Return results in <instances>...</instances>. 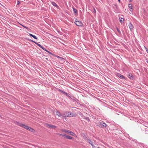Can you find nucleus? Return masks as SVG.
<instances>
[{
    "label": "nucleus",
    "mask_w": 148,
    "mask_h": 148,
    "mask_svg": "<svg viewBox=\"0 0 148 148\" xmlns=\"http://www.w3.org/2000/svg\"><path fill=\"white\" fill-rule=\"evenodd\" d=\"M19 125L20 126L25 128L27 130L29 131L32 132H35V130L32 129V128L29 127L28 126L24 124H20Z\"/></svg>",
    "instance_id": "nucleus-1"
},
{
    "label": "nucleus",
    "mask_w": 148,
    "mask_h": 148,
    "mask_svg": "<svg viewBox=\"0 0 148 148\" xmlns=\"http://www.w3.org/2000/svg\"><path fill=\"white\" fill-rule=\"evenodd\" d=\"M75 115L73 114L71 112H65L62 115V116L64 117L74 116Z\"/></svg>",
    "instance_id": "nucleus-2"
},
{
    "label": "nucleus",
    "mask_w": 148,
    "mask_h": 148,
    "mask_svg": "<svg viewBox=\"0 0 148 148\" xmlns=\"http://www.w3.org/2000/svg\"><path fill=\"white\" fill-rule=\"evenodd\" d=\"M75 23L77 26H82L83 25V23L82 22L80 21L77 20V19H76Z\"/></svg>",
    "instance_id": "nucleus-3"
},
{
    "label": "nucleus",
    "mask_w": 148,
    "mask_h": 148,
    "mask_svg": "<svg viewBox=\"0 0 148 148\" xmlns=\"http://www.w3.org/2000/svg\"><path fill=\"white\" fill-rule=\"evenodd\" d=\"M66 133L73 136H75V134L74 132L67 130Z\"/></svg>",
    "instance_id": "nucleus-4"
},
{
    "label": "nucleus",
    "mask_w": 148,
    "mask_h": 148,
    "mask_svg": "<svg viewBox=\"0 0 148 148\" xmlns=\"http://www.w3.org/2000/svg\"><path fill=\"white\" fill-rule=\"evenodd\" d=\"M47 127H48L51 128H54V129L56 128V126L54 125H52L49 124H47Z\"/></svg>",
    "instance_id": "nucleus-5"
},
{
    "label": "nucleus",
    "mask_w": 148,
    "mask_h": 148,
    "mask_svg": "<svg viewBox=\"0 0 148 148\" xmlns=\"http://www.w3.org/2000/svg\"><path fill=\"white\" fill-rule=\"evenodd\" d=\"M128 26L129 27V28L130 29L131 31H132L134 29V27L132 23H130L129 24Z\"/></svg>",
    "instance_id": "nucleus-6"
},
{
    "label": "nucleus",
    "mask_w": 148,
    "mask_h": 148,
    "mask_svg": "<svg viewBox=\"0 0 148 148\" xmlns=\"http://www.w3.org/2000/svg\"><path fill=\"white\" fill-rule=\"evenodd\" d=\"M116 75L121 79H125V77L119 73H117Z\"/></svg>",
    "instance_id": "nucleus-7"
},
{
    "label": "nucleus",
    "mask_w": 148,
    "mask_h": 148,
    "mask_svg": "<svg viewBox=\"0 0 148 148\" xmlns=\"http://www.w3.org/2000/svg\"><path fill=\"white\" fill-rule=\"evenodd\" d=\"M100 127H106L107 125L106 123L103 122H100Z\"/></svg>",
    "instance_id": "nucleus-8"
},
{
    "label": "nucleus",
    "mask_w": 148,
    "mask_h": 148,
    "mask_svg": "<svg viewBox=\"0 0 148 148\" xmlns=\"http://www.w3.org/2000/svg\"><path fill=\"white\" fill-rule=\"evenodd\" d=\"M128 7L130 8V10L131 11H133V9L132 8V6L131 4H130L128 5Z\"/></svg>",
    "instance_id": "nucleus-9"
},
{
    "label": "nucleus",
    "mask_w": 148,
    "mask_h": 148,
    "mask_svg": "<svg viewBox=\"0 0 148 148\" xmlns=\"http://www.w3.org/2000/svg\"><path fill=\"white\" fill-rule=\"evenodd\" d=\"M56 115H58L59 117H61L62 116V114L60 112L58 111L56 112Z\"/></svg>",
    "instance_id": "nucleus-10"
},
{
    "label": "nucleus",
    "mask_w": 148,
    "mask_h": 148,
    "mask_svg": "<svg viewBox=\"0 0 148 148\" xmlns=\"http://www.w3.org/2000/svg\"><path fill=\"white\" fill-rule=\"evenodd\" d=\"M31 41H32L34 42V43H35L37 45H38V46L40 47V48H41L42 47H42L41 45H40L36 42L34 41H33L32 40H31Z\"/></svg>",
    "instance_id": "nucleus-11"
},
{
    "label": "nucleus",
    "mask_w": 148,
    "mask_h": 148,
    "mask_svg": "<svg viewBox=\"0 0 148 148\" xmlns=\"http://www.w3.org/2000/svg\"><path fill=\"white\" fill-rule=\"evenodd\" d=\"M88 142L93 147L94 146V144L93 142L90 139H88Z\"/></svg>",
    "instance_id": "nucleus-12"
},
{
    "label": "nucleus",
    "mask_w": 148,
    "mask_h": 148,
    "mask_svg": "<svg viewBox=\"0 0 148 148\" xmlns=\"http://www.w3.org/2000/svg\"><path fill=\"white\" fill-rule=\"evenodd\" d=\"M65 138L68 139H73V138L72 137L68 136H66Z\"/></svg>",
    "instance_id": "nucleus-13"
},
{
    "label": "nucleus",
    "mask_w": 148,
    "mask_h": 148,
    "mask_svg": "<svg viewBox=\"0 0 148 148\" xmlns=\"http://www.w3.org/2000/svg\"><path fill=\"white\" fill-rule=\"evenodd\" d=\"M51 4L54 6L56 7L57 8H58V6L57 5V4L54 2H51Z\"/></svg>",
    "instance_id": "nucleus-14"
},
{
    "label": "nucleus",
    "mask_w": 148,
    "mask_h": 148,
    "mask_svg": "<svg viewBox=\"0 0 148 148\" xmlns=\"http://www.w3.org/2000/svg\"><path fill=\"white\" fill-rule=\"evenodd\" d=\"M29 35L31 36H32V37H33L35 39H37V38L36 36L34 35L33 34H32L30 33L29 34Z\"/></svg>",
    "instance_id": "nucleus-15"
},
{
    "label": "nucleus",
    "mask_w": 148,
    "mask_h": 148,
    "mask_svg": "<svg viewBox=\"0 0 148 148\" xmlns=\"http://www.w3.org/2000/svg\"><path fill=\"white\" fill-rule=\"evenodd\" d=\"M128 77L129 78H130L131 79H132L133 78L132 75L131 74H129Z\"/></svg>",
    "instance_id": "nucleus-16"
},
{
    "label": "nucleus",
    "mask_w": 148,
    "mask_h": 148,
    "mask_svg": "<svg viewBox=\"0 0 148 148\" xmlns=\"http://www.w3.org/2000/svg\"><path fill=\"white\" fill-rule=\"evenodd\" d=\"M119 20L122 23L123 22L124 19L123 18H119Z\"/></svg>",
    "instance_id": "nucleus-17"
},
{
    "label": "nucleus",
    "mask_w": 148,
    "mask_h": 148,
    "mask_svg": "<svg viewBox=\"0 0 148 148\" xmlns=\"http://www.w3.org/2000/svg\"><path fill=\"white\" fill-rule=\"evenodd\" d=\"M61 130V132H64L65 133H66V132L67 130H66V129H61V130Z\"/></svg>",
    "instance_id": "nucleus-18"
},
{
    "label": "nucleus",
    "mask_w": 148,
    "mask_h": 148,
    "mask_svg": "<svg viewBox=\"0 0 148 148\" xmlns=\"http://www.w3.org/2000/svg\"><path fill=\"white\" fill-rule=\"evenodd\" d=\"M59 91H60L61 92H62V93H63L64 94H65L66 95H67V93H66V92H64L63 91H62L61 90H59Z\"/></svg>",
    "instance_id": "nucleus-19"
},
{
    "label": "nucleus",
    "mask_w": 148,
    "mask_h": 148,
    "mask_svg": "<svg viewBox=\"0 0 148 148\" xmlns=\"http://www.w3.org/2000/svg\"><path fill=\"white\" fill-rule=\"evenodd\" d=\"M60 136H64L65 137H65H66V136H67V135H66V134H64V135H63V134H59Z\"/></svg>",
    "instance_id": "nucleus-20"
},
{
    "label": "nucleus",
    "mask_w": 148,
    "mask_h": 148,
    "mask_svg": "<svg viewBox=\"0 0 148 148\" xmlns=\"http://www.w3.org/2000/svg\"><path fill=\"white\" fill-rule=\"evenodd\" d=\"M73 11L75 13H76L77 12V10L75 9V8H73Z\"/></svg>",
    "instance_id": "nucleus-21"
},
{
    "label": "nucleus",
    "mask_w": 148,
    "mask_h": 148,
    "mask_svg": "<svg viewBox=\"0 0 148 148\" xmlns=\"http://www.w3.org/2000/svg\"><path fill=\"white\" fill-rule=\"evenodd\" d=\"M57 57L58 58H60L62 60H64V59L60 57L59 56H57Z\"/></svg>",
    "instance_id": "nucleus-22"
},
{
    "label": "nucleus",
    "mask_w": 148,
    "mask_h": 148,
    "mask_svg": "<svg viewBox=\"0 0 148 148\" xmlns=\"http://www.w3.org/2000/svg\"><path fill=\"white\" fill-rule=\"evenodd\" d=\"M21 25L23 27H24L26 29H28V27L26 26H24L23 25Z\"/></svg>",
    "instance_id": "nucleus-23"
},
{
    "label": "nucleus",
    "mask_w": 148,
    "mask_h": 148,
    "mask_svg": "<svg viewBox=\"0 0 148 148\" xmlns=\"http://www.w3.org/2000/svg\"><path fill=\"white\" fill-rule=\"evenodd\" d=\"M42 49H43V50H45V51H46V52H47V51H48L44 47H42Z\"/></svg>",
    "instance_id": "nucleus-24"
},
{
    "label": "nucleus",
    "mask_w": 148,
    "mask_h": 148,
    "mask_svg": "<svg viewBox=\"0 0 148 148\" xmlns=\"http://www.w3.org/2000/svg\"><path fill=\"white\" fill-rule=\"evenodd\" d=\"M42 49H43V50H45V51H46V52H47V51H48L44 47H42Z\"/></svg>",
    "instance_id": "nucleus-25"
},
{
    "label": "nucleus",
    "mask_w": 148,
    "mask_h": 148,
    "mask_svg": "<svg viewBox=\"0 0 148 148\" xmlns=\"http://www.w3.org/2000/svg\"><path fill=\"white\" fill-rule=\"evenodd\" d=\"M116 29H117V31L119 33H121L120 31L119 30V29H118V28L117 27H116Z\"/></svg>",
    "instance_id": "nucleus-26"
},
{
    "label": "nucleus",
    "mask_w": 148,
    "mask_h": 148,
    "mask_svg": "<svg viewBox=\"0 0 148 148\" xmlns=\"http://www.w3.org/2000/svg\"><path fill=\"white\" fill-rule=\"evenodd\" d=\"M93 12H94L95 13H96V11L95 9V8H94L93 10Z\"/></svg>",
    "instance_id": "nucleus-27"
},
{
    "label": "nucleus",
    "mask_w": 148,
    "mask_h": 148,
    "mask_svg": "<svg viewBox=\"0 0 148 148\" xmlns=\"http://www.w3.org/2000/svg\"><path fill=\"white\" fill-rule=\"evenodd\" d=\"M145 48L146 50V51L148 53V49L146 47H145Z\"/></svg>",
    "instance_id": "nucleus-28"
},
{
    "label": "nucleus",
    "mask_w": 148,
    "mask_h": 148,
    "mask_svg": "<svg viewBox=\"0 0 148 148\" xmlns=\"http://www.w3.org/2000/svg\"><path fill=\"white\" fill-rule=\"evenodd\" d=\"M48 53H49L50 54H51V53L49 51H47Z\"/></svg>",
    "instance_id": "nucleus-29"
},
{
    "label": "nucleus",
    "mask_w": 148,
    "mask_h": 148,
    "mask_svg": "<svg viewBox=\"0 0 148 148\" xmlns=\"http://www.w3.org/2000/svg\"><path fill=\"white\" fill-rule=\"evenodd\" d=\"M132 0H129V1L130 2H131L132 1Z\"/></svg>",
    "instance_id": "nucleus-30"
},
{
    "label": "nucleus",
    "mask_w": 148,
    "mask_h": 148,
    "mask_svg": "<svg viewBox=\"0 0 148 148\" xmlns=\"http://www.w3.org/2000/svg\"><path fill=\"white\" fill-rule=\"evenodd\" d=\"M20 3V2L19 1H18V4H19Z\"/></svg>",
    "instance_id": "nucleus-31"
},
{
    "label": "nucleus",
    "mask_w": 148,
    "mask_h": 148,
    "mask_svg": "<svg viewBox=\"0 0 148 148\" xmlns=\"http://www.w3.org/2000/svg\"><path fill=\"white\" fill-rule=\"evenodd\" d=\"M75 137H77V135L75 134Z\"/></svg>",
    "instance_id": "nucleus-32"
},
{
    "label": "nucleus",
    "mask_w": 148,
    "mask_h": 148,
    "mask_svg": "<svg viewBox=\"0 0 148 148\" xmlns=\"http://www.w3.org/2000/svg\"><path fill=\"white\" fill-rule=\"evenodd\" d=\"M118 1L119 2L120 1V0H118Z\"/></svg>",
    "instance_id": "nucleus-33"
},
{
    "label": "nucleus",
    "mask_w": 148,
    "mask_h": 148,
    "mask_svg": "<svg viewBox=\"0 0 148 148\" xmlns=\"http://www.w3.org/2000/svg\"><path fill=\"white\" fill-rule=\"evenodd\" d=\"M1 117V115H0V118Z\"/></svg>",
    "instance_id": "nucleus-34"
}]
</instances>
